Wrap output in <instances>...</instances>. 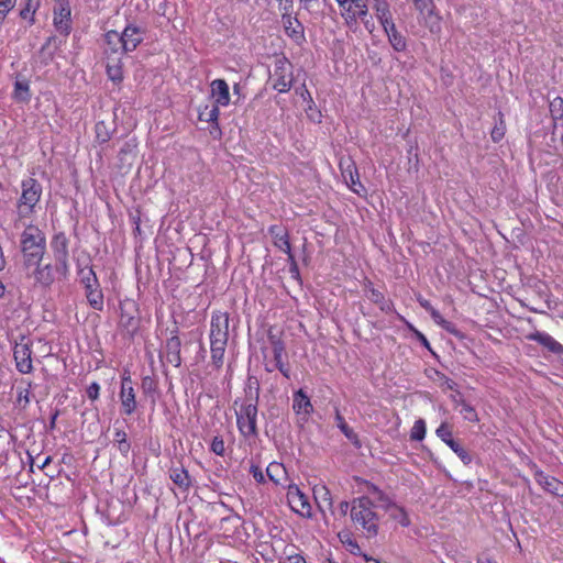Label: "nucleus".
Segmentation results:
<instances>
[{"label": "nucleus", "instance_id": "obj_39", "mask_svg": "<svg viewBox=\"0 0 563 563\" xmlns=\"http://www.w3.org/2000/svg\"><path fill=\"white\" fill-rule=\"evenodd\" d=\"M369 300L377 305L382 311L384 312H390L393 310V303L390 300L386 299L383 292H380L377 289H371L369 290Z\"/></svg>", "mask_w": 563, "mask_h": 563}, {"label": "nucleus", "instance_id": "obj_56", "mask_svg": "<svg viewBox=\"0 0 563 563\" xmlns=\"http://www.w3.org/2000/svg\"><path fill=\"white\" fill-rule=\"evenodd\" d=\"M284 563H307L303 554H289V558L284 559Z\"/></svg>", "mask_w": 563, "mask_h": 563}, {"label": "nucleus", "instance_id": "obj_18", "mask_svg": "<svg viewBox=\"0 0 563 563\" xmlns=\"http://www.w3.org/2000/svg\"><path fill=\"white\" fill-rule=\"evenodd\" d=\"M416 10L420 14L426 13V23L431 32L440 29V16L435 13V4L433 0H412Z\"/></svg>", "mask_w": 563, "mask_h": 563}, {"label": "nucleus", "instance_id": "obj_25", "mask_svg": "<svg viewBox=\"0 0 563 563\" xmlns=\"http://www.w3.org/2000/svg\"><path fill=\"white\" fill-rule=\"evenodd\" d=\"M527 339L539 343L554 354H563V345L547 332L534 331L528 334Z\"/></svg>", "mask_w": 563, "mask_h": 563}, {"label": "nucleus", "instance_id": "obj_40", "mask_svg": "<svg viewBox=\"0 0 563 563\" xmlns=\"http://www.w3.org/2000/svg\"><path fill=\"white\" fill-rule=\"evenodd\" d=\"M24 387L18 388L16 405L21 408H26L31 401V390L33 383L31 380H23Z\"/></svg>", "mask_w": 563, "mask_h": 563}, {"label": "nucleus", "instance_id": "obj_50", "mask_svg": "<svg viewBox=\"0 0 563 563\" xmlns=\"http://www.w3.org/2000/svg\"><path fill=\"white\" fill-rule=\"evenodd\" d=\"M96 136L100 143H106L110 140V135L106 131V126H104L103 122H98L96 124Z\"/></svg>", "mask_w": 563, "mask_h": 563}, {"label": "nucleus", "instance_id": "obj_49", "mask_svg": "<svg viewBox=\"0 0 563 563\" xmlns=\"http://www.w3.org/2000/svg\"><path fill=\"white\" fill-rule=\"evenodd\" d=\"M16 0H0V20H4L8 13L15 7Z\"/></svg>", "mask_w": 563, "mask_h": 563}, {"label": "nucleus", "instance_id": "obj_3", "mask_svg": "<svg viewBox=\"0 0 563 563\" xmlns=\"http://www.w3.org/2000/svg\"><path fill=\"white\" fill-rule=\"evenodd\" d=\"M351 520L357 531L366 539H374L379 532V516L375 505L367 496L354 498L351 503Z\"/></svg>", "mask_w": 563, "mask_h": 563}, {"label": "nucleus", "instance_id": "obj_58", "mask_svg": "<svg viewBox=\"0 0 563 563\" xmlns=\"http://www.w3.org/2000/svg\"><path fill=\"white\" fill-rule=\"evenodd\" d=\"M340 511L343 516H345L349 511L351 512V504L347 501H341Z\"/></svg>", "mask_w": 563, "mask_h": 563}, {"label": "nucleus", "instance_id": "obj_30", "mask_svg": "<svg viewBox=\"0 0 563 563\" xmlns=\"http://www.w3.org/2000/svg\"><path fill=\"white\" fill-rule=\"evenodd\" d=\"M343 177L346 180L349 187L357 195L365 192V188L360 181L358 172L354 163H350L343 170Z\"/></svg>", "mask_w": 563, "mask_h": 563}, {"label": "nucleus", "instance_id": "obj_32", "mask_svg": "<svg viewBox=\"0 0 563 563\" xmlns=\"http://www.w3.org/2000/svg\"><path fill=\"white\" fill-rule=\"evenodd\" d=\"M85 291H86V298H87L89 306L97 311H102L103 306H104V299H103V292L100 288V285L99 284L96 285L93 283V286L87 287L85 289Z\"/></svg>", "mask_w": 563, "mask_h": 563}, {"label": "nucleus", "instance_id": "obj_2", "mask_svg": "<svg viewBox=\"0 0 563 563\" xmlns=\"http://www.w3.org/2000/svg\"><path fill=\"white\" fill-rule=\"evenodd\" d=\"M22 264L27 277L35 282V273L43 267L46 254V236L35 224H27L20 235Z\"/></svg>", "mask_w": 563, "mask_h": 563}, {"label": "nucleus", "instance_id": "obj_52", "mask_svg": "<svg viewBox=\"0 0 563 563\" xmlns=\"http://www.w3.org/2000/svg\"><path fill=\"white\" fill-rule=\"evenodd\" d=\"M81 283L84 284L85 289L87 287H92L93 283L96 285L99 284L96 273L93 272V269L91 267L89 268L88 275L82 277Z\"/></svg>", "mask_w": 563, "mask_h": 563}, {"label": "nucleus", "instance_id": "obj_45", "mask_svg": "<svg viewBox=\"0 0 563 563\" xmlns=\"http://www.w3.org/2000/svg\"><path fill=\"white\" fill-rule=\"evenodd\" d=\"M498 117H499V122H497L495 124L494 129L490 132V137H492L493 142H495V143L501 141L504 139L505 132H506V125L504 122L503 113L498 112Z\"/></svg>", "mask_w": 563, "mask_h": 563}, {"label": "nucleus", "instance_id": "obj_12", "mask_svg": "<svg viewBox=\"0 0 563 563\" xmlns=\"http://www.w3.org/2000/svg\"><path fill=\"white\" fill-rule=\"evenodd\" d=\"M286 498L291 511L303 518L311 516L309 496L299 489L297 485H289L287 487Z\"/></svg>", "mask_w": 563, "mask_h": 563}, {"label": "nucleus", "instance_id": "obj_53", "mask_svg": "<svg viewBox=\"0 0 563 563\" xmlns=\"http://www.w3.org/2000/svg\"><path fill=\"white\" fill-rule=\"evenodd\" d=\"M156 387H157L156 383L152 377H150V376L143 377L142 389L145 394L150 393V391H154L156 389Z\"/></svg>", "mask_w": 563, "mask_h": 563}, {"label": "nucleus", "instance_id": "obj_44", "mask_svg": "<svg viewBox=\"0 0 563 563\" xmlns=\"http://www.w3.org/2000/svg\"><path fill=\"white\" fill-rule=\"evenodd\" d=\"M341 542L346 547L351 554L362 555L361 547L349 533H340L339 534Z\"/></svg>", "mask_w": 563, "mask_h": 563}, {"label": "nucleus", "instance_id": "obj_21", "mask_svg": "<svg viewBox=\"0 0 563 563\" xmlns=\"http://www.w3.org/2000/svg\"><path fill=\"white\" fill-rule=\"evenodd\" d=\"M418 302L420 303V306L426 309L432 320L438 324L440 325L443 330H445L446 332L455 335V336H459V338H462V333L457 330V328L455 327L454 323L445 320L442 314L430 303L429 300L427 299H422V298H419L418 299Z\"/></svg>", "mask_w": 563, "mask_h": 563}, {"label": "nucleus", "instance_id": "obj_4", "mask_svg": "<svg viewBox=\"0 0 563 563\" xmlns=\"http://www.w3.org/2000/svg\"><path fill=\"white\" fill-rule=\"evenodd\" d=\"M257 393L253 391L252 388L245 391L244 397L234 400L236 426L241 435L245 439L257 435Z\"/></svg>", "mask_w": 563, "mask_h": 563}, {"label": "nucleus", "instance_id": "obj_41", "mask_svg": "<svg viewBox=\"0 0 563 563\" xmlns=\"http://www.w3.org/2000/svg\"><path fill=\"white\" fill-rule=\"evenodd\" d=\"M551 118L554 122V125L561 122L563 125V98L555 97L549 104Z\"/></svg>", "mask_w": 563, "mask_h": 563}, {"label": "nucleus", "instance_id": "obj_23", "mask_svg": "<svg viewBox=\"0 0 563 563\" xmlns=\"http://www.w3.org/2000/svg\"><path fill=\"white\" fill-rule=\"evenodd\" d=\"M284 31L297 46L306 42L303 25L290 15H284Z\"/></svg>", "mask_w": 563, "mask_h": 563}, {"label": "nucleus", "instance_id": "obj_63", "mask_svg": "<svg viewBox=\"0 0 563 563\" xmlns=\"http://www.w3.org/2000/svg\"><path fill=\"white\" fill-rule=\"evenodd\" d=\"M362 556L364 558L366 563H380L378 560L373 559V558L368 556L367 554H362Z\"/></svg>", "mask_w": 563, "mask_h": 563}, {"label": "nucleus", "instance_id": "obj_48", "mask_svg": "<svg viewBox=\"0 0 563 563\" xmlns=\"http://www.w3.org/2000/svg\"><path fill=\"white\" fill-rule=\"evenodd\" d=\"M210 450L216 455H219V456H223L224 455V453H225V444H224V440L222 439V437L217 435V437H214L212 439L211 444H210Z\"/></svg>", "mask_w": 563, "mask_h": 563}, {"label": "nucleus", "instance_id": "obj_8", "mask_svg": "<svg viewBox=\"0 0 563 563\" xmlns=\"http://www.w3.org/2000/svg\"><path fill=\"white\" fill-rule=\"evenodd\" d=\"M22 192L16 203L18 219H27L35 212V207L42 196L41 184L32 177L21 183Z\"/></svg>", "mask_w": 563, "mask_h": 563}, {"label": "nucleus", "instance_id": "obj_6", "mask_svg": "<svg viewBox=\"0 0 563 563\" xmlns=\"http://www.w3.org/2000/svg\"><path fill=\"white\" fill-rule=\"evenodd\" d=\"M261 352L266 372H282V325H268L261 336Z\"/></svg>", "mask_w": 563, "mask_h": 563}, {"label": "nucleus", "instance_id": "obj_60", "mask_svg": "<svg viewBox=\"0 0 563 563\" xmlns=\"http://www.w3.org/2000/svg\"><path fill=\"white\" fill-rule=\"evenodd\" d=\"M443 386H445L448 389H454L456 384L451 378L444 377Z\"/></svg>", "mask_w": 563, "mask_h": 563}, {"label": "nucleus", "instance_id": "obj_5", "mask_svg": "<svg viewBox=\"0 0 563 563\" xmlns=\"http://www.w3.org/2000/svg\"><path fill=\"white\" fill-rule=\"evenodd\" d=\"M104 43L103 54L107 76L113 84L120 85L124 79L122 56L126 54V51H123L120 33L114 30L106 32Z\"/></svg>", "mask_w": 563, "mask_h": 563}, {"label": "nucleus", "instance_id": "obj_24", "mask_svg": "<svg viewBox=\"0 0 563 563\" xmlns=\"http://www.w3.org/2000/svg\"><path fill=\"white\" fill-rule=\"evenodd\" d=\"M211 97L218 107H228L230 104V89L224 79H214L210 84Z\"/></svg>", "mask_w": 563, "mask_h": 563}, {"label": "nucleus", "instance_id": "obj_55", "mask_svg": "<svg viewBox=\"0 0 563 563\" xmlns=\"http://www.w3.org/2000/svg\"><path fill=\"white\" fill-rule=\"evenodd\" d=\"M316 494H318L322 498V501L327 503L329 507L332 506L331 495L327 487L322 486L320 489L316 490Z\"/></svg>", "mask_w": 563, "mask_h": 563}, {"label": "nucleus", "instance_id": "obj_10", "mask_svg": "<svg viewBox=\"0 0 563 563\" xmlns=\"http://www.w3.org/2000/svg\"><path fill=\"white\" fill-rule=\"evenodd\" d=\"M32 341L22 336L20 342H16L13 347V360L16 371L21 374H30L33 371L32 361Z\"/></svg>", "mask_w": 563, "mask_h": 563}, {"label": "nucleus", "instance_id": "obj_38", "mask_svg": "<svg viewBox=\"0 0 563 563\" xmlns=\"http://www.w3.org/2000/svg\"><path fill=\"white\" fill-rule=\"evenodd\" d=\"M336 427L343 432V434L356 446H361L357 434L352 428L345 422L342 415L336 410L335 412Z\"/></svg>", "mask_w": 563, "mask_h": 563}, {"label": "nucleus", "instance_id": "obj_36", "mask_svg": "<svg viewBox=\"0 0 563 563\" xmlns=\"http://www.w3.org/2000/svg\"><path fill=\"white\" fill-rule=\"evenodd\" d=\"M41 0H25L24 7L20 10V16L26 20L30 25L35 23V13L40 9Z\"/></svg>", "mask_w": 563, "mask_h": 563}, {"label": "nucleus", "instance_id": "obj_14", "mask_svg": "<svg viewBox=\"0 0 563 563\" xmlns=\"http://www.w3.org/2000/svg\"><path fill=\"white\" fill-rule=\"evenodd\" d=\"M435 434L467 465L472 462L471 454L452 437V430L446 422H442Z\"/></svg>", "mask_w": 563, "mask_h": 563}, {"label": "nucleus", "instance_id": "obj_9", "mask_svg": "<svg viewBox=\"0 0 563 563\" xmlns=\"http://www.w3.org/2000/svg\"><path fill=\"white\" fill-rule=\"evenodd\" d=\"M119 401L124 416H132L137 410L136 389L129 369H124L121 375Z\"/></svg>", "mask_w": 563, "mask_h": 563}, {"label": "nucleus", "instance_id": "obj_33", "mask_svg": "<svg viewBox=\"0 0 563 563\" xmlns=\"http://www.w3.org/2000/svg\"><path fill=\"white\" fill-rule=\"evenodd\" d=\"M388 41L391 45V47L396 52H404L407 48V41L406 37L397 31L395 23L387 26V29H384Z\"/></svg>", "mask_w": 563, "mask_h": 563}, {"label": "nucleus", "instance_id": "obj_16", "mask_svg": "<svg viewBox=\"0 0 563 563\" xmlns=\"http://www.w3.org/2000/svg\"><path fill=\"white\" fill-rule=\"evenodd\" d=\"M336 2L344 11L342 15L346 23L356 22L357 18L367 15L366 0H336Z\"/></svg>", "mask_w": 563, "mask_h": 563}, {"label": "nucleus", "instance_id": "obj_57", "mask_svg": "<svg viewBox=\"0 0 563 563\" xmlns=\"http://www.w3.org/2000/svg\"><path fill=\"white\" fill-rule=\"evenodd\" d=\"M289 554L296 555V554H302V552H298L297 548L294 544H288L284 547V559L289 558Z\"/></svg>", "mask_w": 563, "mask_h": 563}, {"label": "nucleus", "instance_id": "obj_64", "mask_svg": "<svg viewBox=\"0 0 563 563\" xmlns=\"http://www.w3.org/2000/svg\"><path fill=\"white\" fill-rule=\"evenodd\" d=\"M58 413L56 412L52 419H51V428H54L55 427V421H56V418H57Z\"/></svg>", "mask_w": 563, "mask_h": 563}, {"label": "nucleus", "instance_id": "obj_61", "mask_svg": "<svg viewBox=\"0 0 563 563\" xmlns=\"http://www.w3.org/2000/svg\"><path fill=\"white\" fill-rule=\"evenodd\" d=\"M418 338L423 346H426L427 349H430V343L422 333H418Z\"/></svg>", "mask_w": 563, "mask_h": 563}, {"label": "nucleus", "instance_id": "obj_54", "mask_svg": "<svg viewBox=\"0 0 563 563\" xmlns=\"http://www.w3.org/2000/svg\"><path fill=\"white\" fill-rule=\"evenodd\" d=\"M250 473L252 474L253 478L257 483H264L265 482L264 473H263L262 468L258 465L252 464L251 467H250Z\"/></svg>", "mask_w": 563, "mask_h": 563}, {"label": "nucleus", "instance_id": "obj_13", "mask_svg": "<svg viewBox=\"0 0 563 563\" xmlns=\"http://www.w3.org/2000/svg\"><path fill=\"white\" fill-rule=\"evenodd\" d=\"M159 360L162 364L168 363L174 367L181 365V340L178 335V330L172 332L159 352Z\"/></svg>", "mask_w": 563, "mask_h": 563}, {"label": "nucleus", "instance_id": "obj_29", "mask_svg": "<svg viewBox=\"0 0 563 563\" xmlns=\"http://www.w3.org/2000/svg\"><path fill=\"white\" fill-rule=\"evenodd\" d=\"M292 409L296 415L302 416V419H307V417L311 413L312 405L310 398L302 391V389H299L295 393Z\"/></svg>", "mask_w": 563, "mask_h": 563}, {"label": "nucleus", "instance_id": "obj_51", "mask_svg": "<svg viewBox=\"0 0 563 563\" xmlns=\"http://www.w3.org/2000/svg\"><path fill=\"white\" fill-rule=\"evenodd\" d=\"M87 397L95 401L99 398L100 395V385L97 382H92L86 389Z\"/></svg>", "mask_w": 563, "mask_h": 563}, {"label": "nucleus", "instance_id": "obj_46", "mask_svg": "<svg viewBox=\"0 0 563 563\" xmlns=\"http://www.w3.org/2000/svg\"><path fill=\"white\" fill-rule=\"evenodd\" d=\"M266 475L275 485H278L282 478V464L272 462L266 467Z\"/></svg>", "mask_w": 563, "mask_h": 563}, {"label": "nucleus", "instance_id": "obj_27", "mask_svg": "<svg viewBox=\"0 0 563 563\" xmlns=\"http://www.w3.org/2000/svg\"><path fill=\"white\" fill-rule=\"evenodd\" d=\"M379 500L386 503L385 508L388 511L391 519L400 523L402 527L410 526V519L406 510L391 503L383 493L379 492Z\"/></svg>", "mask_w": 563, "mask_h": 563}, {"label": "nucleus", "instance_id": "obj_17", "mask_svg": "<svg viewBox=\"0 0 563 563\" xmlns=\"http://www.w3.org/2000/svg\"><path fill=\"white\" fill-rule=\"evenodd\" d=\"M229 313L216 310L211 314L209 339H229Z\"/></svg>", "mask_w": 563, "mask_h": 563}, {"label": "nucleus", "instance_id": "obj_37", "mask_svg": "<svg viewBox=\"0 0 563 563\" xmlns=\"http://www.w3.org/2000/svg\"><path fill=\"white\" fill-rule=\"evenodd\" d=\"M136 147L137 144L135 141H129L123 144L119 152V159L122 163V166L126 164L128 166L132 165V162L136 156Z\"/></svg>", "mask_w": 563, "mask_h": 563}, {"label": "nucleus", "instance_id": "obj_34", "mask_svg": "<svg viewBox=\"0 0 563 563\" xmlns=\"http://www.w3.org/2000/svg\"><path fill=\"white\" fill-rule=\"evenodd\" d=\"M12 97L15 101L23 103H26L31 100L30 84L26 79L16 80L14 82Z\"/></svg>", "mask_w": 563, "mask_h": 563}, {"label": "nucleus", "instance_id": "obj_47", "mask_svg": "<svg viewBox=\"0 0 563 563\" xmlns=\"http://www.w3.org/2000/svg\"><path fill=\"white\" fill-rule=\"evenodd\" d=\"M426 435V423L422 419H419L415 422L412 429H411V433H410V438L411 440H415V441H421Z\"/></svg>", "mask_w": 563, "mask_h": 563}, {"label": "nucleus", "instance_id": "obj_43", "mask_svg": "<svg viewBox=\"0 0 563 563\" xmlns=\"http://www.w3.org/2000/svg\"><path fill=\"white\" fill-rule=\"evenodd\" d=\"M284 235V253L288 255L287 261L290 262L289 273L295 280H299L300 274L297 264L295 263L294 255L290 252V244Z\"/></svg>", "mask_w": 563, "mask_h": 563}, {"label": "nucleus", "instance_id": "obj_62", "mask_svg": "<svg viewBox=\"0 0 563 563\" xmlns=\"http://www.w3.org/2000/svg\"><path fill=\"white\" fill-rule=\"evenodd\" d=\"M51 462H52V457H51V456H46V457L44 459V461L42 462V464H41V465H38V468H40V470L45 468V467H46Z\"/></svg>", "mask_w": 563, "mask_h": 563}, {"label": "nucleus", "instance_id": "obj_20", "mask_svg": "<svg viewBox=\"0 0 563 563\" xmlns=\"http://www.w3.org/2000/svg\"><path fill=\"white\" fill-rule=\"evenodd\" d=\"M123 43V51L126 53L133 52L143 42L144 32L140 27L128 24L120 33Z\"/></svg>", "mask_w": 563, "mask_h": 563}, {"label": "nucleus", "instance_id": "obj_7", "mask_svg": "<svg viewBox=\"0 0 563 563\" xmlns=\"http://www.w3.org/2000/svg\"><path fill=\"white\" fill-rule=\"evenodd\" d=\"M118 329L123 336L133 339L141 324L139 303L132 298H124L119 302Z\"/></svg>", "mask_w": 563, "mask_h": 563}, {"label": "nucleus", "instance_id": "obj_22", "mask_svg": "<svg viewBox=\"0 0 563 563\" xmlns=\"http://www.w3.org/2000/svg\"><path fill=\"white\" fill-rule=\"evenodd\" d=\"M533 476L536 482L542 486L543 489L554 496L563 497V482L553 476L547 475L541 470H536Z\"/></svg>", "mask_w": 563, "mask_h": 563}, {"label": "nucleus", "instance_id": "obj_28", "mask_svg": "<svg viewBox=\"0 0 563 563\" xmlns=\"http://www.w3.org/2000/svg\"><path fill=\"white\" fill-rule=\"evenodd\" d=\"M169 478L184 493L188 492L192 484L188 471L183 466L172 467L169 470Z\"/></svg>", "mask_w": 563, "mask_h": 563}, {"label": "nucleus", "instance_id": "obj_59", "mask_svg": "<svg viewBox=\"0 0 563 563\" xmlns=\"http://www.w3.org/2000/svg\"><path fill=\"white\" fill-rule=\"evenodd\" d=\"M55 43H56V37L49 36L43 44L41 51L44 52L45 49L49 48L52 44H55Z\"/></svg>", "mask_w": 563, "mask_h": 563}, {"label": "nucleus", "instance_id": "obj_15", "mask_svg": "<svg viewBox=\"0 0 563 563\" xmlns=\"http://www.w3.org/2000/svg\"><path fill=\"white\" fill-rule=\"evenodd\" d=\"M295 95H296L295 104L298 108H301L306 112L309 120H311L313 122H320L321 113L317 109V107L311 98V95L308 91V89L306 88V86L301 85L300 87L296 88Z\"/></svg>", "mask_w": 563, "mask_h": 563}, {"label": "nucleus", "instance_id": "obj_31", "mask_svg": "<svg viewBox=\"0 0 563 563\" xmlns=\"http://www.w3.org/2000/svg\"><path fill=\"white\" fill-rule=\"evenodd\" d=\"M373 9L383 29H387L388 25L394 23L387 0H375Z\"/></svg>", "mask_w": 563, "mask_h": 563}, {"label": "nucleus", "instance_id": "obj_42", "mask_svg": "<svg viewBox=\"0 0 563 563\" xmlns=\"http://www.w3.org/2000/svg\"><path fill=\"white\" fill-rule=\"evenodd\" d=\"M456 404L461 406L460 413L463 416V418L470 422H478V415L473 406L467 404L465 400H456Z\"/></svg>", "mask_w": 563, "mask_h": 563}, {"label": "nucleus", "instance_id": "obj_1", "mask_svg": "<svg viewBox=\"0 0 563 563\" xmlns=\"http://www.w3.org/2000/svg\"><path fill=\"white\" fill-rule=\"evenodd\" d=\"M69 240L65 232H57L51 239L54 264L46 263L35 273V286L49 288L57 278L69 274Z\"/></svg>", "mask_w": 563, "mask_h": 563}, {"label": "nucleus", "instance_id": "obj_26", "mask_svg": "<svg viewBox=\"0 0 563 563\" xmlns=\"http://www.w3.org/2000/svg\"><path fill=\"white\" fill-rule=\"evenodd\" d=\"M209 340H210L211 363L217 369H220L224 363V354H225L229 339H209Z\"/></svg>", "mask_w": 563, "mask_h": 563}, {"label": "nucleus", "instance_id": "obj_35", "mask_svg": "<svg viewBox=\"0 0 563 563\" xmlns=\"http://www.w3.org/2000/svg\"><path fill=\"white\" fill-rule=\"evenodd\" d=\"M113 444L123 456H128L131 450V443L128 440V434L123 429L114 428Z\"/></svg>", "mask_w": 563, "mask_h": 563}, {"label": "nucleus", "instance_id": "obj_11", "mask_svg": "<svg viewBox=\"0 0 563 563\" xmlns=\"http://www.w3.org/2000/svg\"><path fill=\"white\" fill-rule=\"evenodd\" d=\"M53 9V25L63 36H68L73 29L71 8L68 0H55Z\"/></svg>", "mask_w": 563, "mask_h": 563}, {"label": "nucleus", "instance_id": "obj_19", "mask_svg": "<svg viewBox=\"0 0 563 563\" xmlns=\"http://www.w3.org/2000/svg\"><path fill=\"white\" fill-rule=\"evenodd\" d=\"M220 107L217 104H206L199 109L198 119L203 122L211 123L210 134L219 139L221 136V129L219 125Z\"/></svg>", "mask_w": 563, "mask_h": 563}]
</instances>
